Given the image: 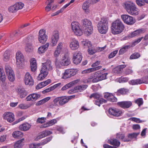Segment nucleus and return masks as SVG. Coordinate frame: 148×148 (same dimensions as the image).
<instances>
[{"label": "nucleus", "mask_w": 148, "mask_h": 148, "mask_svg": "<svg viewBox=\"0 0 148 148\" xmlns=\"http://www.w3.org/2000/svg\"><path fill=\"white\" fill-rule=\"evenodd\" d=\"M42 66L40 73L37 78V80L38 81H41L48 74V71H51L52 69L51 62L50 60H48L46 62L42 63Z\"/></svg>", "instance_id": "1"}, {"label": "nucleus", "mask_w": 148, "mask_h": 148, "mask_svg": "<svg viewBox=\"0 0 148 148\" xmlns=\"http://www.w3.org/2000/svg\"><path fill=\"white\" fill-rule=\"evenodd\" d=\"M125 28L124 26L119 19L112 22L111 26V32L114 34H119L122 32Z\"/></svg>", "instance_id": "2"}, {"label": "nucleus", "mask_w": 148, "mask_h": 148, "mask_svg": "<svg viewBox=\"0 0 148 148\" xmlns=\"http://www.w3.org/2000/svg\"><path fill=\"white\" fill-rule=\"evenodd\" d=\"M82 21L83 32H84L85 35L88 36L91 34L92 32L93 28L91 22L87 19H85Z\"/></svg>", "instance_id": "3"}, {"label": "nucleus", "mask_w": 148, "mask_h": 148, "mask_svg": "<svg viewBox=\"0 0 148 148\" xmlns=\"http://www.w3.org/2000/svg\"><path fill=\"white\" fill-rule=\"evenodd\" d=\"M108 21L106 18L103 17L97 24V27L99 32L101 34H105L108 29Z\"/></svg>", "instance_id": "4"}, {"label": "nucleus", "mask_w": 148, "mask_h": 148, "mask_svg": "<svg viewBox=\"0 0 148 148\" xmlns=\"http://www.w3.org/2000/svg\"><path fill=\"white\" fill-rule=\"evenodd\" d=\"M79 26L77 22H73L71 24L72 29L74 33L76 35L79 36H81L83 32L82 27H80Z\"/></svg>", "instance_id": "5"}, {"label": "nucleus", "mask_w": 148, "mask_h": 148, "mask_svg": "<svg viewBox=\"0 0 148 148\" xmlns=\"http://www.w3.org/2000/svg\"><path fill=\"white\" fill-rule=\"evenodd\" d=\"M71 63L70 59L67 55H65L62 59L59 62H56L55 64L56 66L59 68L62 66H66L70 64Z\"/></svg>", "instance_id": "6"}, {"label": "nucleus", "mask_w": 148, "mask_h": 148, "mask_svg": "<svg viewBox=\"0 0 148 148\" xmlns=\"http://www.w3.org/2000/svg\"><path fill=\"white\" fill-rule=\"evenodd\" d=\"M5 69L9 80L11 82L14 81L15 79V75L11 67L10 66L6 65Z\"/></svg>", "instance_id": "7"}, {"label": "nucleus", "mask_w": 148, "mask_h": 148, "mask_svg": "<svg viewBox=\"0 0 148 148\" xmlns=\"http://www.w3.org/2000/svg\"><path fill=\"white\" fill-rule=\"evenodd\" d=\"M24 6L23 3L19 2L10 7L8 9V11L11 13L16 12L18 10L22 9Z\"/></svg>", "instance_id": "8"}, {"label": "nucleus", "mask_w": 148, "mask_h": 148, "mask_svg": "<svg viewBox=\"0 0 148 148\" xmlns=\"http://www.w3.org/2000/svg\"><path fill=\"white\" fill-rule=\"evenodd\" d=\"M76 74V70L74 69H68L65 70L62 78L65 79L69 78Z\"/></svg>", "instance_id": "9"}, {"label": "nucleus", "mask_w": 148, "mask_h": 148, "mask_svg": "<svg viewBox=\"0 0 148 148\" xmlns=\"http://www.w3.org/2000/svg\"><path fill=\"white\" fill-rule=\"evenodd\" d=\"M45 33V31L44 29H41L39 31L38 39L39 42L41 43H45L47 40V36Z\"/></svg>", "instance_id": "10"}, {"label": "nucleus", "mask_w": 148, "mask_h": 148, "mask_svg": "<svg viewBox=\"0 0 148 148\" xmlns=\"http://www.w3.org/2000/svg\"><path fill=\"white\" fill-rule=\"evenodd\" d=\"M82 53L79 51H77L74 53L73 55V62L75 64H78L81 62L82 57Z\"/></svg>", "instance_id": "11"}, {"label": "nucleus", "mask_w": 148, "mask_h": 148, "mask_svg": "<svg viewBox=\"0 0 148 148\" xmlns=\"http://www.w3.org/2000/svg\"><path fill=\"white\" fill-rule=\"evenodd\" d=\"M97 73H95L92 74L87 79H84L83 80V82L84 83H91V82L95 83L97 82V79H96V75H97Z\"/></svg>", "instance_id": "12"}, {"label": "nucleus", "mask_w": 148, "mask_h": 148, "mask_svg": "<svg viewBox=\"0 0 148 148\" xmlns=\"http://www.w3.org/2000/svg\"><path fill=\"white\" fill-rule=\"evenodd\" d=\"M139 10L136 8V5L130 2V14L137 15L139 14Z\"/></svg>", "instance_id": "13"}, {"label": "nucleus", "mask_w": 148, "mask_h": 148, "mask_svg": "<svg viewBox=\"0 0 148 148\" xmlns=\"http://www.w3.org/2000/svg\"><path fill=\"white\" fill-rule=\"evenodd\" d=\"M24 81L25 84L29 86L32 85L34 84L33 80L29 73H26L25 75Z\"/></svg>", "instance_id": "14"}, {"label": "nucleus", "mask_w": 148, "mask_h": 148, "mask_svg": "<svg viewBox=\"0 0 148 148\" xmlns=\"http://www.w3.org/2000/svg\"><path fill=\"white\" fill-rule=\"evenodd\" d=\"M4 119L8 122L11 123L14 120V115L11 112H8L3 114Z\"/></svg>", "instance_id": "15"}, {"label": "nucleus", "mask_w": 148, "mask_h": 148, "mask_svg": "<svg viewBox=\"0 0 148 148\" xmlns=\"http://www.w3.org/2000/svg\"><path fill=\"white\" fill-rule=\"evenodd\" d=\"M59 34L57 32L53 33L51 38V44L53 46H55L57 43L59 38Z\"/></svg>", "instance_id": "16"}, {"label": "nucleus", "mask_w": 148, "mask_h": 148, "mask_svg": "<svg viewBox=\"0 0 148 148\" xmlns=\"http://www.w3.org/2000/svg\"><path fill=\"white\" fill-rule=\"evenodd\" d=\"M109 113L114 116H120L122 112L121 111L116 108H110L108 110Z\"/></svg>", "instance_id": "17"}, {"label": "nucleus", "mask_w": 148, "mask_h": 148, "mask_svg": "<svg viewBox=\"0 0 148 148\" xmlns=\"http://www.w3.org/2000/svg\"><path fill=\"white\" fill-rule=\"evenodd\" d=\"M125 65H121L117 66L112 70V73L115 74L121 73L123 71V69L126 66Z\"/></svg>", "instance_id": "18"}, {"label": "nucleus", "mask_w": 148, "mask_h": 148, "mask_svg": "<svg viewBox=\"0 0 148 148\" xmlns=\"http://www.w3.org/2000/svg\"><path fill=\"white\" fill-rule=\"evenodd\" d=\"M16 64L17 65H20L24 60V57L23 54L20 51H18L16 54Z\"/></svg>", "instance_id": "19"}, {"label": "nucleus", "mask_w": 148, "mask_h": 148, "mask_svg": "<svg viewBox=\"0 0 148 148\" xmlns=\"http://www.w3.org/2000/svg\"><path fill=\"white\" fill-rule=\"evenodd\" d=\"M40 97V95L36 93H33L28 95L26 98L27 101H35Z\"/></svg>", "instance_id": "20"}, {"label": "nucleus", "mask_w": 148, "mask_h": 148, "mask_svg": "<svg viewBox=\"0 0 148 148\" xmlns=\"http://www.w3.org/2000/svg\"><path fill=\"white\" fill-rule=\"evenodd\" d=\"M97 73V75H96V77L97 80V82L106 79V76L108 74L107 73H104L103 74H101L100 71H97L95 72Z\"/></svg>", "instance_id": "21"}, {"label": "nucleus", "mask_w": 148, "mask_h": 148, "mask_svg": "<svg viewBox=\"0 0 148 148\" xmlns=\"http://www.w3.org/2000/svg\"><path fill=\"white\" fill-rule=\"evenodd\" d=\"M31 125L28 123H24L19 126V129L21 130L26 131L29 130L31 128Z\"/></svg>", "instance_id": "22"}, {"label": "nucleus", "mask_w": 148, "mask_h": 148, "mask_svg": "<svg viewBox=\"0 0 148 148\" xmlns=\"http://www.w3.org/2000/svg\"><path fill=\"white\" fill-rule=\"evenodd\" d=\"M52 134V132L48 130H45V131L42 132L41 134H39V135L36 137V139L37 140H38L41 138L45 137Z\"/></svg>", "instance_id": "23"}, {"label": "nucleus", "mask_w": 148, "mask_h": 148, "mask_svg": "<svg viewBox=\"0 0 148 148\" xmlns=\"http://www.w3.org/2000/svg\"><path fill=\"white\" fill-rule=\"evenodd\" d=\"M71 99V97H60V99L59 102V104L60 105L62 106L68 102L69 100Z\"/></svg>", "instance_id": "24"}, {"label": "nucleus", "mask_w": 148, "mask_h": 148, "mask_svg": "<svg viewBox=\"0 0 148 148\" xmlns=\"http://www.w3.org/2000/svg\"><path fill=\"white\" fill-rule=\"evenodd\" d=\"M143 83L148 84V82L144 81L143 79L132 80L131 81L130 84L132 85H138Z\"/></svg>", "instance_id": "25"}, {"label": "nucleus", "mask_w": 148, "mask_h": 148, "mask_svg": "<svg viewBox=\"0 0 148 148\" xmlns=\"http://www.w3.org/2000/svg\"><path fill=\"white\" fill-rule=\"evenodd\" d=\"M117 104L119 106L123 108H127L130 107V102L128 101H123L118 102Z\"/></svg>", "instance_id": "26"}, {"label": "nucleus", "mask_w": 148, "mask_h": 148, "mask_svg": "<svg viewBox=\"0 0 148 148\" xmlns=\"http://www.w3.org/2000/svg\"><path fill=\"white\" fill-rule=\"evenodd\" d=\"M17 92L21 98L25 97L27 95V92L23 88H18L17 90Z\"/></svg>", "instance_id": "27"}, {"label": "nucleus", "mask_w": 148, "mask_h": 148, "mask_svg": "<svg viewBox=\"0 0 148 148\" xmlns=\"http://www.w3.org/2000/svg\"><path fill=\"white\" fill-rule=\"evenodd\" d=\"M49 46V43H47L44 45L39 47L38 50V52L39 53H44L48 49Z\"/></svg>", "instance_id": "28"}, {"label": "nucleus", "mask_w": 148, "mask_h": 148, "mask_svg": "<svg viewBox=\"0 0 148 148\" xmlns=\"http://www.w3.org/2000/svg\"><path fill=\"white\" fill-rule=\"evenodd\" d=\"M79 47L78 42L76 40H73L70 43V47L72 50L77 49Z\"/></svg>", "instance_id": "29"}, {"label": "nucleus", "mask_w": 148, "mask_h": 148, "mask_svg": "<svg viewBox=\"0 0 148 148\" xmlns=\"http://www.w3.org/2000/svg\"><path fill=\"white\" fill-rule=\"evenodd\" d=\"M102 66H98L97 67H95L93 68H91L88 69L87 70H84L83 71L82 73V74H85L86 73H89L90 72L94 71H95L97 70L101 69Z\"/></svg>", "instance_id": "30"}, {"label": "nucleus", "mask_w": 148, "mask_h": 148, "mask_svg": "<svg viewBox=\"0 0 148 148\" xmlns=\"http://www.w3.org/2000/svg\"><path fill=\"white\" fill-rule=\"evenodd\" d=\"M90 3L87 1H85L83 4L82 8L86 13L89 12V7Z\"/></svg>", "instance_id": "31"}, {"label": "nucleus", "mask_w": 148, "mask_h": 148, "mask_svg": "<svg viewBox=\"0 0 148 148\" xmlns=\"http://www.w3.org/2000/svg\"><path fill=\"white\" fill-rule=\"evenodd\" d=\"M12 135L14 138H20L23 137V134L21 132L18 131L14 132Z\"/></svg>", "instance_id": "32"}, {"label": "nucleus", "mask_w": 148, "mask_h": 148, "mask_svg": "<svg viewBox=\"0 0 148 148\" xmlns=\"http://www.w3.org/2000/svg\"><path fill=\"white\" fill-rule=\"evenodd\" d=\"M145 29H143L137 30L133 32L131 34V36L132 37H133L138 35L140 34L144 33L145 32Z\"/></svg>", "instance_id": "33"}, {"label": "nucleus", "mask_w": 148, "mask_h": 148, "mask_svg": "<svg viewBox=\"0 0 148 148\" xmlns=\"http://www.w3.org/2000/svg\"><path fill=\"white\" fill-rule=\"evenodd\" d=\"M108 143L111 145L118 147L120 145V143L116 139H110L108 140Z\"/></svg>", "instance_id": "34"}, {"label": "nucleus", "mask_w": 148, "mask_h": 148, "mask_svg": "<svg viewBox=\"0 0 148 148\" xmlns=\"http://www.w3.org/2000/svg\"><path fill=\"white\" fill-rule=\"evenodd\" d=\"M57 122L56 119H53L47 122L45 125L41 126V128H46L50 125H51Z\"/></svg>", "instance_id": "35"}, {"label": "nucleus", "mask_w": 148, "mask_h": 148, "mask_svg": "<svg viewBox=\"0 0 148 148\" xmlns=\"http://www.w3.org/2000/svg\"><path fill=\"white\" fill-rule=\"evenodd\" d=\"M50 99V97H48L44 98V99L37 102V103H36V106H38L42 105L46 102H47Z\"/></svg>", "instance_id": "36"}, {"label": "nucleus", "mask_w": 148, "mask_h": 148, "mask_svg": "<svg viewBox=\"0 0 148 148\" xmlns=\"http://www.w3.org/2000/svg\"><path fill=\"white\" fill-rule=\"evenodd\" d=\"M24 139L23 138L17 141L14 144V148H19L22 147L23 144Z\"/></svg>", "instance_id": "37"}, {"label": "nucleus", "mask_w": 148, "mask_h": 148, "mask_svg": "<svg viewBox=\"0 0 148 148\" xmlns=\"http://www.w3.org/2000/svg\"><path fill=\"white\" fill-rule=\"evenodd\" d=\"M121 18L124 22L128 25H130V16L127 14H123L121 16Z\"/></svg>", "instance_id": "38"}, {"label": "nucleus", "mask_w": 148, "mask_h": 148, "mask_svg": "<svg viewBox=\"0 0 148 148\" xmlns=\"http://www.w3.org/2000/svg\"><path fill=\"white\" fill-rule=\"evenodd\" d=\"M31 70L32 71H35L36 69L37 66L36 61L33 60L32 61H30Z\"/></svg>", "instance_id": "39"}, {"label": "nucleus", "mask_w": 148, "mask_h": 148, "mask_svg": "<svg viewBox=\"0 0 148 148\" xmlns=\"http://www.w3.org/2000/svg\"><path fill=\"white\" fill-rule=\"evenodd\" d=\"M0 79L3 83L5 82L6 79L5 75L3 72V69L0 68Z\"/></svg>", "instance_id": "40"}, {"label": "nucleus", "mask_w": 148, "mask_h": 148, "mask_svg": "<svg viewBox=\"0 0 148 148\" xmlns=\"http://www.w3.org/2000/svg\"><path fill=\"white\" fill-rule=\"evenodd\" d=\"M129 92V90L125 88H121L117 90L118 94H126Z\"/></svg>", "instance_id": "41"}, {"label": "nucleus", "mask_w": 148, "mask_h": 148, "mask_svg": "<svg viewBox=\"0 0 148 148\" xmlns=\"http://www.w3.org/2000/svg\"><path fill=\"white\" fill-rule=\"evenodd\" d=\"M129 48L130 46L129 45H126L124 46L120 50L119 52V55L123 54Z\"/></svg>", "instance_id": "42"}, {"label": "nucleus", "mask_w": 148, "mask_h": 148, "mask_svg": "<svg viewBox=\"0 0 148 148\" xmlns=\"http://www.w3.org/2000/svg\"><path fill=\"white\" fill-rule=\"evenodd\" d=\"M123 6L126 10L127 11L128 13H130L129 11L130 9V1H125L123 3Z\"/></svg>", "instance_id": "43"}, {"label": "nucleus", "mask_w": 148, "mask_h": 148, "mask_svg": "<svg viewBox=\"0 0 148 148\" xmlns=\"http://www.w3.org/2000/svg\"><path fill=\"white\" fill-rule=\"evenodd\" d=\"M106 100H105L103 98H101L95 101V103L99 106L102 103H106Z\"/></svg>", "instance_id": "44"}, {"label": "nucleus", "mask_w": 148, "mask_h": 148, "mask_svg": "<svg viewBox=\"0 0 148 148\" xmlns=\"http://www.w3.org/2000/svg\"><path fill=\"white\" fill-rule=\"evenodd\" d=\"M3 56L4 61L5 62L8 61L9 59L10 56L9 52L8 51H5L4 54Z\"/></svg>", "instance_id": "45"}, {"label": "nucleus", "mask_w": 148, "mask_h": 148, "mask_svg": "<svg viewBox=\"0 0 148 148\" xmlns=\"http://www.w3.org/2000/svg\"><path fill=\"white\" fill-rule=\"evenodd\" d=\"M82 43L85 48L88 47V48L92 45L90 42L87 40H86L85 41H82Z\"/></svg>", "instance_id": "46"}, {"label": "nucleus", "mask_w": 148, "mask_h": 148, "mask_svg": "<svg viewBox=\"0 0 148 148\" xmlns=\"http://www.w3.org/2000/svg\"><path fill=\"white\" fill-rule=\"evenodd\" d=\"M33 48L32 45L30 44H27L25 47V50L27 52H30L32 51Z\"/></svg>", "instance_id": "47"}, {"label": "nucleus", "mask_w": 148, "mask_h": 148, "mask_svg": "<svg viewBox=\"0 0 148 148\" xmlns=\"http://www.w3.org/2000/svg\"><path fill=\"white\" fill-rule=\"evenodd\" d=\"M117 138L120 139L124 141L128 142L129 141V140L126 139L124 138V134H117L116 135Z\"/></svg>", "instance_id": "48"}, {"label": "nucleus", "mask_w": 148, "mask_h": 148, "mask_svg": "<svg viewBox=\"0 0 148 148\" xmlns=\"http://www.w3.org/2000/svg\"><path fill=\"white\" fill-rule=\"evenodd\" d=\"M88 51L89 54L90 55H93L96 52V50L92 47V45L88 47Z\"/></svg>", "instance_id": "49"}, {"label": "nucleus", "mask_w": 148, "mask_h": 148, "mask_svg": "<svg viewBox=\"0 0 148 148\" xmlns=\"http://www.w3.org/2000/svg\"><path fill=\"white\" fill-rule=\"evenodd\" d=\"M52 138V136H51L48 138H46L42 142L40 143H41V145H44L45 144L47 143L48 142H49L51 140Z\"/></svg>", "instance_id": "50"}, {"label": "nucleus", "mask_w": 148, "mask_h": 148, "mask_svg": "<svg viewBox=\"0 0 148 148\" xmlns=\"http://www.w3.org/2000/svg\"><path fill=\"white\" fill-rule=\"evenodd\" d=\"M32 105L31 104L29 105H25L23 104H20L19 106V107L22 109H26L30 107Z\"/></svg>", "instance_id": "51"}, {"label": "nucleus", "mask_w": 148, "mask_h": 148, "mask_svg": "<svg viewBox=\"0 0 148 148\" xmlns=\"http://www.w3.org/2000/svg\"><path fill=\"white\" fill-rule=\"evenodd\" d=\"M130 120L134 121L137 123H140L145 121H144L140 120L139 119L136 118L135 117L130 118Z\"/></svg>", "instance_id": "52"}, {"label": "nucleus", "mask_w": 148, "mask_h": 148, "mask_svg": "<svg viewBox=\"0 0 148 148\" xmlns=\"http://www.w3.org/2000/svg\"><path fill=\"white\" fill-rule=\"evenodd\" d=\"M139 134V133H134L130 134V139H133L134 140H136V137Z\"/></svg>", "instance_id": "53"}, {"label": "nucleus", "mask_w": 148, "mask_h": 148, "mask_svg": "<svg viewBox=\"0 0 148 148\" xmlns=\"http://www.w3.org/2000/svg\"><path fill=\"white\" fill-rule=\"evenodd\" d=\"M135 103L140 107L143 103V99L141 98H139L135 101Z\"/></svg>", "instance_id": "54"}, {"label": "nucleus", "mask_w": 148, "mask_h": 148, "mask_svg": "<svg viewBox=\"0 0 148 148\" xmlns=\"http://www.w3.org/2000/svg\"><path fill=\"white\" fill-rule=\"evenodd\" d=\"M140 56V54L138 53H135L132 55L130 56V59H136Z\"/></svg>", "instance_id": "55"}, {"label": "nucleus", "mask_w": 148, "mask_h": 148, "mask_svg": "<svg viewBox=\"0 0 148 148\" xmlns=\"http://www.w3.org/2000/svg\"><path fill=\"white\" fill-rule=\"evenodd\" d=\"M78 82V80H75L73 81L70 82L69 83L67 84H66V85L67 86V87H68V88H69L76 84Z\"/></svg>", "instance_id": "56"}, {"label": "nucleus", "mask_w": 148, "mask_h": 148, "mask_svg": "<svg viewBox=\"0 0 148 148\" xmlns=\"http://www.w3.org/2000/svg\"><path fill=\"white\" fill-rule=\"evenodd\" d=\"M21 34L20 31L18 32H15L13 33L12 34L10 35V37L12 38L14 37H16Z\"/></svg>", "instance_id": "57"}, {"label": "nucleus", "mask_w": 148, "mask_h": 148, "mask_svg": "<svg viewBox=\"0 0 148 148\" xmlns=\"http://www.w3.org/2000/svg\"><path fill=\"white\" fill-rule=\"evenodd\" d=\"M143 37H141L140 38H138L136 40H135L134 42H133L131 45V47H133L135 46L143 38Z\"/></svg>", "instance_id": "58"}, {"label": "nucleus", "mask_w": 148, "mask_h": 148, "mask_svg": "<svg viewBox=\"0 0 148 148\" xmlns=\"http://www.w3.org/2000/svg\"><path fill=\"white\" fill-rule=\"evenodd\" d=\"M93 97L95 99H99L100 98V95H99L96 93H94L92 94L90 97V98Z\"/></svg>", "instance_id": "59"}, {"label": "nucleus", "mask_w": 148, "mask_h": 148, "mask_svg": "<svg viewBox=\"0 0 148 148\" xmlns=\"http://www.w3.org/2000/svg\"><path fill=\"white\" fill-rule=\"evenodd\" d=\"M41 145V143H34L29 145V148H36L37 147H39Z\"/></svg>", "instance_id": "60"}, {"label": "nucleus", "mask_w": 148, "mask_h": 148, "mask_svg": "<svg viewBox=\"0 0 148 148\" xmlns=\"http://www.w3.org/2000/svg\"><path fill=\"white\" fill-rule=\"evenodd\" d=\"M118 52V50H115L111 53L109 55L108 58L109 59L114 57Z\"/></svg>", "instance_id": "61"}, {"label": "nucleus", "mask_w": 148, "mask_h": 148, "mask_svg": "<svg viewBox=\"0 0 148 148\" xmlns=\"http://www.w3.org/2000/svg\"><path fill=\"white\" fill-rule=\"evenodd\" d=\"M51 80L50 79H48L47 80L44 81L43 82H41V84H42L43 87H44L49 84L51 83Z\"/></svg>", "instance_id": "62"}, {"label": "nucleus", "mask_w": 148, "mask_h": 148, "mask_svg": "<svg viewBox=\"0 0 148 148\" xmlns=\"http://www.w3.org/2000/svg\"><path fill=\"white\" fill-rule=\"evenodd\" d=\"M136 3L139 6H142L144 5V3L142 0H136Z\"/></svg>", "instance_id": "63"}, {"label": "nucleus", "mask_w": 148, "mask_h": 148, "mask_svg": "<svg viewBox=\"0 0 148 148\" xmlns=\"http://www.w3.org/2000/svg\"><path fill=\"white\" fill-rule=\"evenodd\" d=\"M112 94L111 93H109L108 92H105L104 93V97L106 98H108L109 99Z\"/></svg>", "instance_id": "64"}]
</instances>
